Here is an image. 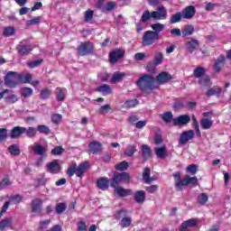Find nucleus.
Listing matches in <instances>:
<instances>
[{"label": "nucleus", "instance_id": "obj_1", "mask_svg": "<svg viewBox=\"0 0 231 231\" xmlns=\"http://www.w3.org/2000/svg\"><path fill=\"white\" fill-rule=\"evenodd\" d=\"M151 28L152 31L148 30L143 35V46H152L154 42L160 41L162 39L160 32L165 30V24L157 23L152 24Z\"/></svg>", "mask_w": 231, "mask_h": 231}, {"label": "nucleus", "instance_id": "obj_2", "mask_svg": "<svg viewBox=\"0 0 231 231\" xmlns=\"http://www.w3.org/2000/svg\"><path fill=\"white\" fill-rule=\"evenodd\" d=\"M155 82L156 79H154L152 75L143 74L138 79L135 84L142 93L151 95V93L156 89V86H154Z\"/></svg>", "mask_w": 231, "mask_h": 231}, {"label": "nucleus", "instance_id": "obj_3", "mask_svg": "<svg viewBox=\"0 0 231 231\" xmlns=\"http://www.w3.org/2000/svg\"><path fill=\"white\" fill-rule=\"evenodd\" d=\"M151 19H154L155 21H163L167 19V8L163 5H160L157 8V11L149 12V10L143 11L141 16V23H149Z\"/></svg>", "mask_w": 231, "mask_h": 231}, {"label": "nucleus", "instance_id": "obj_4", "mask_svg": "<svg viewBox=\"0 0 231 231\" xmlns=\"http://www.w3.org/2000/svg\"><path fill=\"white\" fill-rule=\"evenodd\" d=\"M89 167L88 162H84L77 165V162L70 164L67 169V176L69 178H73V176H77V178H82L88 168Z\"/></svg>", "mask_w": 231, "mask_h": 231}, {"label": "nucleus", "instance_id": "obj_5", "mask_svg": "<svg viewBox=\"0 0 231 231\" xmlns=\"http://www.w3.org/2000/svg\"><path fill=\"white\" fill-rule=\"evenodd\" d=\"M128 214L129 211L125 208H121L116 212L115 217L116 221H120L119 226L121 228H129L131 226L133 218Z\"/></svg>", "mask_w": 231, "mask_h": 231}, {"label": "nucleus", "instance_id": "obj_6", "mask_svg": "<svg viewBox=\"0 0 231 231\" xmlns=\"http://www.w3.org/2000/svg\"><path fill=\"white\" fill-rule=\"evenodd\" d=\"M121 183H125L129 185L131 183V174L127 171H114L113 177L111 179L110 187L120 186Z\"/></svg>", "mask_w": 231, "mask_h": 231}, {"label": "nucleus", "instance_id": "obj_7", "mask_svg": "<svg viewBox=\"0 0 231 231\" xmlns=\"http://www.w3.org/2000/svg\"><path fill=\"white\" fill-rule=\"evenodd\" d=\"M78 57H88L95 53V43L90 41L81 42L77 47Z\"/></svg>", "mask_w": 231, "mask_h": 231}, {"label": "nucleus", "instance_id": "obj_8", "mask_svg": "<svg viewBox=\"0 0 231 231\" xmlns=\"http://www.w3.org/2000/svg\"><path fill=\"white\" fill-rule=\"evenodd\" d=\"M207 70L203 67H197L193 70V77L199 79V84L200 86L208 87L210 86V77L205 75Z\"/></svg>", "mask_w": 231, "mask_h": 231}, {"label": "nucleus", "instance_id": "obj_9", "mask_svg": "<svg viewBox=\"0 0 231 231\" xmlns=\"http://www.w3.org/2000/svg\"><path fill=\"white\" fill-rule=\"evenodd\" d=\"M5 86L8 88H16L19 86L18 73L15 71H8L4 78Z\"/></svg>", "mask_w": 231, "mask_h": 231}, {"label": "nucleus", "instance_id": "obj_10", "mask_svg": "<svg viewBox=\"0 0 231 231\" xmlns=\"http://www.w3.org/2000/svg\"><path fill=\"white\" fill-rule=\"evenodd\" d=\"M124 57H125V50L124 49H114L108 55L110 64H116Z\"/></svg>", "mask_w": 231, "mask_h": 231}, {"label": "nucleus", "instance_id": "obj_11", "mask_svg": "<svg viewBox=\"0 0 231 231\" xmlns=\"http://www.w3.org/2000/svg\"><path fill=\"white\" fill-rule=\"evenodd\" d=\"M163 62V52H155L154 59L152 62L147 64V69L150 73H154L156 66H160ZM154 66V68L152 67Z\"/></svg>", "mask_w": 231, "mask_h": 231}, {"label": "nucleus", "instance_id": "obj_12", "mask_svg": "<svg viewBox=\"0 0 231 231\" xmlns=\"http://www.w3.org/2000/svg\"><path fill=\"white\" fill-rule=\"evenodd\" d=\"M34 48L35 47L32 44H24L20 42V44L16 46V51L18 55H21V57H26L30 55L32 51H33Z\"/></svg>", "mask_w": 231, "mask_h": 231}, {"label": "nucleus", "instance_id": "obj_13", "mask_svg": "<svg viewBox=\"0 0 231 231\" xmlns=\"http://www.w3.org/2000/svg\"><path fill=\"white\" fill-rule=\"evenodd\" d=\"M194 136H196V134H194V130H187L182 132L179 138V144L185 145L189 143L190 140H194Z\"/></svg>", "mask_w": 231, "mask_h": 231}, {"label": "nucleus", "instance_id": "obj_14", "mask_svg": "<svg viewBox=\"0 0 231 231\" xmlns=\"http://www.w3.org/2000/svg\"><path fill=\"white\" fill-rule=\"evenodd\" d=\"M42 203L43 201L39 198L32 199L31 202V212L32 214H41L42 212Z\"/></svg>", "mask_w": 231, "mask_h": 231}, {"label": "nucleus", "instance_id": "obj_15", "mask_svg": "<svg viewBox=\"0 0 231 231\" xmlns=\"http://www.w3.org/2000/svg\"><path fill=\"white\" fill-rule=\"evenodd\" d=\"M112 189H115L114 195L118 196L119 198H126V196L133 195V189H126L121 186H115L112 187Z\"/></svg>", "mask_w": 231, "mask_h": 231}, {"label": "nucleus", "instance_id": "obj_16", "mask_svg": "<svg viewBox=\"0 0 231 231\" xmlns=\"http://www.w3.org/2000/svg\"><path fill=\"white\" fill-rule=\"evenodd\" d=\"M171 79H172V75L169 74L166 71H162L157 75L156 82L157 84H159V86H163L167 84V82H171Z\"/></svg>", "mask_w": 231, "mask_h": 231}, {"label": "nucleus", "instance_id": "obj_17", "mask_svg": "<svg viewBox=\"0 0 231 231\" xmlns=\"http://www.w3.org/2000/svg\"><path fill=\"white\" fill-rule=\"evenodd\" d=\"M187 124H190V116L189 115H181L173 119L175 126L187 125Z\"/></svg>", "mask_w": 231, "mask_h": 231}, {"label": "nucleus", "instance_id": "obj_18", "mask_svg": "<svg viewBox=\"0 0 231 231\" xmlns=\"http://www.w3.org/2000/svg\"><path fill=\"white\" fill-rule=\"evenodd\" d=\"M109 185H111V180L107 177H100L97 180V187L99 190H108Z\"/></svg>", "mask_w": 231, "mask_h": 231}, {"label": "nucleus", "instance_id": "obj_19", "mask_svg": "<svg viewBox=\"0 0 231 231\" xmlns=\"http://www.w3.org/2000/svg\"><path fill=\"white\" fill-rule=\"evenodd\" d=\"M186 50L189 53H194L196 50L199 48V41L194 38H191L189 41L185 42Z\"/></svg>", "mask_w": 231, "mask_h": 231}, {"label": "nucleus", "instance_id": "obj_20", "mask_svg": "<svg viewBox=\"0 0 231 231\" xmlns=\"http://www.w3.org/2000/svg\"><path fill=\"white\" fill-rule=\"evenodd\" d=\"M24 131H26V127L24 126H14L11 131H10V138L12 140H15L17 138H21L23 134H24Z\"/></svg>", "mask_w": 231, "mask_h": 231}, {"label": "nucleus", "instance_id": "obj_21", "mask_svg": "<svg viewBox=\"0 0 231 231\" xmlns=\"http://www.w3.org/2000/svg\"><path fill=\"white\" fill-rule=\"evenodd\" d=\"M198 226V220L196 218H190L181 223L180 231H190L189 228H194Z\"/></svg>", "mask_w": 231, "mask_h": 231}, {"label": "nucleus", "instance_id": "obj_22", "mask_svg": "<svg viewBox=\"0 0 231 231\" xmlns=\"http://www.w3.org/2000/svg\"><path fill=\"white\" fill-rule=\"evenodd\" d=\"M47 171L51 172V174H59L60 171V163H59L58 160H53L49 162L47 165Z\"/></svg>", "mask_w": 231, "mask_h": 231}, {"label": "nucleus", "instance_id": "obj_23", "mask_svg": "<svg viewBox=\"0 0 231 231\" xmlns=\"http://www.w3.org/2000/svg\"><path fill=\"white\" fill-rule=\"evenodd\" d=\"M182 17L183 19H192L196 15V7L194 5L187 6L182 10Z\"/></svg>", "mask_w": 231, "mask_h": 231}, {"label": "nucleus", "instance_id": "obj_24", "mask_svg": "<svg viewBox=\"0 0 231 231\" xmlns=\"http://www.w3.org/2000/svg\"><path fill=\"white\" fill-rule=\"evenodd\" d=\"M142 151V156L143 159V162H147L148 160H151L152 156V151L151 150V147L147 144H143L141 146Z\"/></svg>", "mask_w": 231, "mask_h": 231}, {"label": "nucleus", "instance_id": "obj_25", "mask_svg": "<svg viewBox=\"0 0 231 231\" xmlns=\"http://www.w3.org/2000/svg\"><path fill=\"white\" fill-rule=\"evenodd\" d=\"M146 198L147 196L145 194V191L141 189L135 191L134 199L135 203H138L139 205H143V203H145Z\"/></svg>", "mask_w": 231, "mask_h": 231}, {"label": "nucleus", "instance_id": "obj_26", "mask_svg": "<svg viewBox=\"0 0 231 231\" xmlns=\"http://www.w3.org/2000/svg\"><path fill=\"white\" fill-rule=\"evenodd\" d=\"M213 68H214V71L216 73H219V71H221L223 69V68H225V56L224 55H220L217 59Z\"/></svg>", "mask_w": 231, "mask_h": 231}, {"label": "nucleus", "instance_id": "obj_27", "mask_svg": "<svg viewBox=\"0 0 231 231\" xmlns=\"http://www.w3.org/2000/svg\"><path fill=\"white\" fill-rule=\"evenodd\" d=\"M96 91L97 93H102L104 97H107V95H111L113 93V90L111 89V86L107 84H103L96 88Z\"/></svg>", "mask_w": 231, "mask_h": 231}, {"label": "nucleus", "instance_id": "obj_28", "mask_svg": "<svg viewBox=\"0 0 231 231\" xmlns=\"http://www.w3.org/2000/svg\"><path fill=\"white\" fill-rule=\"evenodd\" d=\"M32 82V74L18 73V84H30Z\"/></svg>", "mask_w": 231, "mask_h": 231}, {"label": "nucleus", "instance_id": "obj_29", "mask_svg": "<svg viewBox=\"0 0 231 231\" xmlns=\"http://www.w3.org/2000/svg\"><path fill=\"white\" fill-rule=\"evenodd\" d=\"M55 95L57 102H64L66 100V88L60 87L56 88Z\"/></svg>", "mask_w": 231, "mask_h": 231}, {"label": "nucleus", "instance_id": "obj_30", "mask_svg": "<svg viewBox=\"0 0 231 231\" xmlns=\"http://www.w3.org/2000/svg\"><path fill=\"white\" fill-rule=\"evenodd\" d=\"M88 146L92 154H98V152H102V144L97 141L90 143Z\"/></svg>", "mask_w": 231, "mask_h": 231}, {"label": "nucleus", "instance_id": "obj_31", "mask_svg": "<svg viewBox=\"0 0 231 231\" xmlns=\"http://www.w3.org/2000/svg\"><path fill=\"white\" fill-rule=\"evenodd\" d=\"M68 204H66V202H60L56 204L55 212L58 216H60L66 212Z\"/></svg>", "mask_w": 231, "mask_h": 231}, {"label": "nucleus", "instance_id": "obj_32", "mask_svg": "<svg viewBox=\"0 0 231 231\" xmlns=\"http://www.w3.org/2000/svg\"><path fill=\"white\" fill-rule=\"evenodd\" d=\"M143 180L146 184L152 183V181H154V180L151 178V169L149 167L144 168L143 172Z\"/></svg>", "mask_w": 231, "mask_h": 231}, {"label": "nucleus", "instance_id": "obj_33", "mask_svg": "<svg viewBox=\"0 0 231 231\" xmlns=\"http://www.w3.org/2000/svg\"><path fill=\"white\" fill-rule=\"evenodd\" d=\"M160 116L165 124H171V122H174V116L171 111L164 112Z\"/></svg>", "mask_w": 231, "mask_h": 231}, {"label": "nucleus", "instance_id": "obj_34", "mask_svg": "<svg viewBox=\"0 0 231 231\" xmlns=\"http://www.w3.org/2000/svg\"><path fill=\"white\" fill-rule=\"evenodd\" d=\"M7 151L11 156H19L21 154V148L18 144H12L7 148Z\"/></svg>", "mask_w": 231, "mask_h": 231}, {"label": "nucleus", "instance_id": "obj_35", "mask_svg": "<svg viewBox=\"0 0 231 231\" xmlns=\"http://www.w3.org/2000/svg\"><path fill=\"white\" fill-rule=\"evenodd\" d=\"M34 154H39L40 156H43V154L48 151L46 146H42L39 143H34V147L32 149Z\"/></svg>", "mask_w": 231, "mask_h": 231}, {"label": "nucleus", "instance_id": "obj_36", "mask_svg": "<svg viewBox=\"0 0 231 231\" xmlns=\"http://www.w3.org/2000/svg\"><path fill=\"white\" fill-rule=\"evenodd\" d=\"M155 154L161 160L167 158V148L165 146L155 148Z\"/></svg>", "mask_w": 231, "mask_h": 231}, {"label": "nucleus", "instance_id": "obj_37", "mask_svg": "<svg viewBox=\"0 0 231 231\" xmlns=\"http://www.w3.org/2000/svg\"><path fill=\"white\" fill-rule=\"evenodd\" d=\"M214 125V121L208 118H202L200 120V127L204 130L210 129Z\"/></svg>", "mask_w": 231, "mask_h": 231}, {"label": "nucleus", "instance_id": "obj_38", "mask_svg": "<svg viewBox=\"0 0 231 231\" xmlns=\"http://www.w3.org/2000/svg\"><path fill=\"white\" fill-rule=\"evenodd\" d=\"M136 145L128 144L125 151V156H126L127 158H131L132 156H134V152H136Z\"/></svg>", "mask_w": 231, "mask_h": 231}, {"label": "nucleus", "instance_id": "obj_39", "mask_svg": "<svg viewBox=\"0 0 231 231\" xmlns=\"http://www.w3.org/2000/svg\"><path fill=\"white\" fill-rule=\"evenodd\" d=\"M36 131H38L40 134H45L46 136H48L51 133L50 126L46 125H39L36 128Z\"/></svg>", "mask_w": 231, "mask_h": 231}, {"label": "nucleus", "instance_id": "obj_40", "mask_svg": "<svg viewBox=\"0 0 231 231\" xmlns=\"http://www.w3.org/2000/svg\"><path fill=\"white\" fill-rule=\"evenodd\" d=\"M51 97V90L48 88H45L40 91L39 98L41 100H48Z\"/></svg>", "mask_w": 231, "mask_h": 231}, {"label": "nucleus", "instance_id": "obj_41", "mask_svg": "<svg viewBox=\"0 0 231 231\" xmlns=\"http://www.w3.org/2000/svg\"><path fill=\"white\" fill-rule=\"evenodd\" d=\"M182 18H183L182 13L177 12L176 14H174L171 16L170 23H171V24H176L177 23H180Z\"/></svg>", "mask_w": 231, "mask_h": 231}, {"label": "nucleus", "instance_id": "obj_42", "mask_svg": "<svg viewBox=\"0 0 231 231\" xmlns=\"http://www.w3.org/2000/svg\"><path fill=\"white\" fill-rule=\"evenodd\" d=\"M16 30L14 26H6L4 27L3 35L4 37H12V35H15Z\"/></svg>", "mask_w": 231, "mask_h": 231}, {"label": "nucleus", "instance_id": "obj_43", "mask_svg": "<svg viewBox=\"0 0 231 231\" xmlns=\"http://www.w3.org/2000/svg\"><path fill=\"white\" fill-rule=\"evenodd\" d=\"M24 134L27 138H35V136H37V128L32 126H29L28 128L25 127Z\"/></svg>", "mask_w": 231, "mask_h": 231}, {"label": "nucleus", "instance_id": "obj_44", "mask_svg": "<svg viewBox=\"0 0 231 231\" xmlns=\"http://www.w3.org/2000/svg\"><path fill=\"white\" fill-rule=\"evenodd\" d=\"M115 168L116 171H120L121 172H125V171L129 169V162H127L126 161H123L116 164Z\"/></svg>", "mask_w": 231, "mask_h": 231}, {"label": "nucleus", "instance_id": "obj_45", "mask_svg": "<svg viewBox=\"0 0 231 231\" xmlns=\"http://www.w3.org/2000/svg\"><path fill=\"white\" fill-rule=\"evenodd\" d=\"M187 177L175 181L176 190H183V187H188Z\"/></svg>", "mask_w": 231, "mask_h": 231}, {"label": "nucleus", "instance_id": "obj_46", "mask_svg": "<svg viewBox=\"0 0 231 231\" xmlns=\"http://www.w3.org/2000/svg\"><path fill=\"white\" fill-rule=\"evenodd\" d=\"M192 33H194V25L192 24L187 25L182 29V37H189Z\"/></svg>", "mask_w": 231, "mask_h": 231}, {"label": "nucleus", "instance_id": "obj_47", "mask_svg": "<svg viewBox=\"0 0 231 231\" xmlns=\"http://www.w3.org/2000/svg\"><path fill=\"white\" fill-rule=\"evenodd\" d=\"M9 201L14 205H19V203H23V196L20 194L11 195L9 198Z\"/></svg>", "mask_w": 231, "mask_h": 231}, {"label": "nucleus", "instance_id": "obj_48", "mask_svg": "<svg viewBox=\"0 0 231 231\" xmlns=\"http://www.w3.org/2000/svg\"><path fill=\"white\" fill-rule=\"evenodd\" d=\"M95 15V11L88 9L84 13L85 23H91L93 21V16Z\"/></svg>", "mask_w": 231, "mask_h": 231}, {"label": "nucleus", "instance_id": "obj_49", "mask_svg": "<svg viewBox=\"0 0 231 231\" xmlns=\"http://www.w3.org/2000/svg\"><path fill=\"white\" fill-rule=\"evenodd\" d=\"M207 201H208V195H207V193H200L197 197V203H199V205H206Z\"/></svg>", "mask_w": 231, "mask_h": 231}, {"label": "nucleus", "instance_id": "obj_50", "mask_svg": "<svg viewBox=\"0 0 231 231\" xmlns=\"http://www.w3.org/2000/svg\"><path fill=\"white\" fill-rule=\"evenodd\" d=\"M115 8H116V2H115V1H109V2L106 3V5H105V8H103V13H106V12H113V10H115Z\"/></svg>", "mask_w": 231, "mask_h": 231}, {"label": "nucleus", "instance_id": "obj_51", "mask_svg": "<svg viewBox=\"0 0 231 231\" xmlns=\"http://www.w3.org/2000/svg\"><path fill=\"white\" fill-rule=\"evenodd\" d=\"M221 91H223V89L221 88H209L206 92V96L207 97H214V95H219L221 93Z\"/></svg>", "mask_w": 231, "mask_h": 231}, {"label": "nucleus", "instance_id": "obj_52", "mask_svg": "<svg viewBox=\"0 0 231 231\" xmlns=\"http://www.w3.org/2000/svg\"><path fill=\"white\" fill-rule=\"evenodd\" d=\"M5 104H15V102H19V97L17 95L13 94L11 96H7L5 97Z\"/></svg>", "mask_w": 231, "mask_h": 231}, {"label": "nucleus", "instance_id": "obj_53", "mask_svg": "<svg viewBox=\"0 0 231 231\" xmlns=\"http://www.w3.org/2000/svg\"><path fill=\"white\" fill-rule=\"evenodd\" d=\"M111 106L109 104L103 105L99 107L97 110V113L99 115H107L109 111H111Z\"/></svg>", "mask_w": 231, "mask_h": 231}, {"label": "nucleus", "instance_id": "obj_54", "mask_svg": "<svg viewBox=\"0 0 231 231\" xmlns=\"http://www.w3.org/2000/svg\"><path fill=\"white\" fill-rule=\"evenodd\" d=\"M136 106H138V99H128L125 102V107L127 109L136 107Z\"/></svg>", "mask_w": 231, "mask_h": 231}, {"label": "nucleus", "instance_id": "obj_55", "mask_svg": "<svg viewBox=\"0 0 231 231\" xmlns=\"http://www.w3.org/2000/svg\"><path fill=\"white\" fill-rule=\"evenodd\" d=\"M12 186V180H10V178L5 177L4 180L0 181V190H3V189H6V187Z\"/></svg>", "mask_w": 231, "mask_h": 231}, {"label": "nucleus", "instance_id": "obj_56", "mask_svg": "<svg viewBox=\"0 0 231 231\" xmlns=\"http://www.w3.org/2000/svg\"><path fill=\"white\" fill-rule=\"evenodd\" d=\"M51 120L52 124H55L56 125H59L60 122H62V115L60 114H52L51 116Z\"/></svg>", "mask_w": 231, "mask_h": 231}, {"label": "nucleus", "instance_id": "obj_57", "mask_svg": "<svg viewBox=\"0 0 231 231\" xmlns=\"http://www.w3.org/2000/svg\"><path fill=\"white\" fill-rule=\"evenodd\" d=\"M21 93L24 98H28V97H32V95H33V89H32L31 88H28V87H25V88H22Z\"/></svg>", "mask_w": 231, "mask_h": 231}, {"label": "nucleus", "instance_id": "obj_58", "mask_svg": "<svg viewBox=\"0 0 231 231\" xmlns=\"http://www.w3.org/2000/svg\"><path fill=\"white\" fill-rule=\"evenodd\" d=\"M10 225H12V217L3 219L0 222V230H5V228H6V226H10Z\"/></svg>", "mask_w": 231, "mask_h": 231}, {"label": "nucleus", "instance_id": "obj_59", "mask_svg": "<svg viewBox=\"0 0 231 231\" xmlns=\"http://www.w3.org/2000/svg\"><path fill=\"white\" fill-rule=\"evenodd\" d=\"M64 152V148L62 146H56L51 151L52 156H60Z\"/></svg>", "mask_w": 231, "mask_h": 231}, {"label": "nucleus", "instance_id": "obj_60", "mask_svg": "<svg viewBox=\"0 0 231 231\" xmlns=\"http://www.w3.org/2000/svg\"><path fill=\"white\" fill-rule=\"evenodd\" d=\"M8 138V130L6 128H0V143Z\"/></svg>", "mask_w": 231, "mask_h": 231}, {"label": "nucleus", "instance_id": "obj_61", "mask_svg": "<svg viewBox=\"0 0 231 231\" xmlns=\"http://www.w3.org/2000/svg\"><path fill=\"white\" fill-rule=\"evenodd\" d=\"M51 223V219H45V220L41 221L38 230H44V229L48 228V226H50Z\"/></svg>", "mask_w": 231, "mask_h": 231}, {"label": "nucleus", "instance_id": "obj_62", "mask_svg": "<svg viewBox=\"0 0 231 231\" xmlns=\"http://www.w3.org/2000/svg\"><path fill=\"white\" fill-rule=\"evenodd\" d=\"M77 231H88V225L86 221H79L77 223Z\"/></svg>", "mask_w": 231, "mask_h": 231}, {"label": "nucleus", "instance_id": "obj_63", "mask_svg": "<svg viewBox=\"0 0 231 231\" xmlns=\"http://www.w3.org/2000/svg\"><path fill=\"white\" fill-rule=\"evenodd\" d=\"M186 172H189V174H196V172H198V165L196 164H189L187 169H186Z\"/></svg>", "mask_w": 231, "mask_h": 231}, {"label": "nucleus", "instance_id": "obj_64", "mask_svg": "<svg viewBox=\"0 0 231 231\" xmlns=\"http://www.w3.org/2000/svg\"><path fill=\"white\" fill-rule=\"evenodd\" d=\"M186 181L188 185H198V177L186 176Z\"/></svg>", "mask_w": 231, "mask_h": 231}]
</instances>
